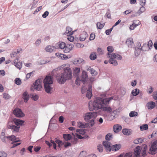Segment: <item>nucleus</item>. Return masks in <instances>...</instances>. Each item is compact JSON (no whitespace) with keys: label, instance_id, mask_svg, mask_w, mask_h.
<instances>
[{"label":"nucleus","instance_id":"f03ea898","mask_svg":"<svg viewBox=\"0 0 157 157\" xmlns=\"http://www.w3.org/2000/svg\"><path fill=\"white\" fill-rule=\"evenodd\" d=\"M63 74L67 80L71 79L72 77V71L71 69L69 67H65L63 68Z\"/></svg>","mask_w":157,"mask_h":157},{"label":"nucleus","instance_id":"c03bdc74","mask_svg":"<svg viewBox=\"0 0 157 157\" xmlns=\"http://www.w3.org/2000/svg\"><path fill=\"white\" fill-rule=\"evenodd\" d=\"M138 113L135 111H132L130 112L129 116L130 117H133L137 116Z\"/></svg>","mask_w":157,"mask_h":157},{"label":"nucleus","instance_id":"2eb2a0df","mask_svg":"<svg viewBox=\"0 0 157 157\" xmlns=\"http://www.w3.org/2000/svg\"><path fill=\"white\" fill-rule=\"evenodd\" d=\"M103 145L106 149L107 151H110L111 150L110 143L108 141H104L103 142Z\"/></svg>","mask_w":157,"mask_h":157},{"label":"nucleus","instance_id":"7c9ffc66","mask_svg":"<svg viewBox=\"0 0 157 157\" xmlns=\"http://www.w3.org/2000/svg\"><path fill=\"white\" fill-rule=\"evenodd\" d=\"M55 49V47L52 46H48L46 48V51L48 52H52Z\"/></svg>","mask_w":157,"mask_h":157},{"label":"nucleus","instance_id":"dca6fc26","mask_svg":"<svg viewBox=\"0 0 157 157\" xmlns=\"http://www.w3.org/2000/svg\"><path fill=\"white\" fill-rule=\"evenodd\" d=\"M126 43L128 47L132 48L134 46L133 39L131 38L127 39L126 41Z\"/></svg>","mask_w":157,"mask_h":157},{"label":"nucleus","instance_id":"423d86ee","mask_svg":"<svg viewBox=\"0 0 157 157\" xmlns=\"http://www.w3.org/2000/svg\"><path fill=\"white\" fill-rule=\"evenodd\" d=\"M42 88V86L40 84V80L37 79L33 83V85L31 88V90L34 91L33 89H34L38 91L40 90Z\"/></svg>","mask_w":157,"mask_h":157},{"label":"nucleus","instance_id":"de8ad7c7","mask_svg":"<svg viewBox=\"0 0 157 157\" xmlns=\"http://www.w3.org/2000/svg\"><path fill=\"white\" fill-rule=\"evenodd\" d=\"M59 48L61 49H63V50L65 47V43L63 42H62L61 43L59 42Z\"/></svg>","mask_w":157,"mask_h":157},{"label":"nucleus","instance_id":"13d9d810","mask_svg":"<svg viewBox=\"0 0 157 157\" xmlns=\"http://www.w3.org/2000/svg\"><path fill=\"white\" fill-rule=\"evenodd\" d=\"M17 53L16 52L13 51L10 54V56L12 58H13L14 57H16L17 55Z\"/></svg>","mask_w":157,"mask_h":157},{"label":"nucleus","instance_id":"f257e3e1","mask_svg":"<svg viewBox=\"0 0 157 157\" xmlns=\"http://www.w3.org/2000/svg\"><path fill=\"white\" fill-rule=\"evenodd\" d=\"M113 99L112 97L102 99L100 98H96L93 102H90L89 103V109L90 111L94 110H97L100 109H103L104 111L111 113L112 109L106 105L109 104L110 101Z\"/></svg>","mask_w":157,"mask_h":157},{"label":"nucleus","instance_id":"09e8293b","mask_svg":"<svg viewBox=\"0 0 157 157\" xmlns=\"http://www.w3.org/2000/svg\"><path fill=\"white\" fill-rule=\"evenodd\" d=\"M110 12V10L109 9H108L107 12L105 15V16H106L107 18L109 19H111V17Z\"/></svg>","mask_w":157,"mask_h":157},{"label":"nucleus","instance_id":"ddd939ff","mask_svg":"<svg viewBox=\"0 0 157 157\" xmlns=\"http://www.w3.org/2000/svg\"><path fill=\"white\" fill-rule=\"evenodd\" d=\"M7 127L9 129H11L13 132H17L19 131L20 126H16L12 124H9L7 125Z\"/></svg>","mask_w":157,"mask_h":157},{"label":"nucleus","instance_id":"bf43d9fd","mask_svg":"<svg viewBox=\"0 0 157 157\" xmlns=\"http://www.w3.org/2000/svg\"><path fill=\"white\" fill-rule=\"evenodd\" d=\"M107 50L110 53V52H112L113 51L114 49L112 46H109L107 47Z\"/></svg>","mask_w":157,"mask_h":157},{"label":"nucleus","instance_id":"f8f14e48","mask_svg":"<svg viewBox=\"0 0 157 157\" xmlns=\"http://www.w3.org/2000/svg\"><path fill=\"white\" fill-rule=\"evenodd\" d=\"M74 47V45L72 44H67L66 45H65L63 51L64 53H67L69 52L73 49Z\"/></svg>","mask_w":157,"mask_h":157},{"label":"nucleus","instance_id":"a211bd4d","mask_svg":"<svg viewBox=\"0 0 157 157\" xmlns=\"http://www.w3.org/2000/svg\"><path fill=\"white\" fill-rule=\"evenodd\" d=\"M56 55L58 58L62 59H66L68 58V57L66 55L59 53H56Z\"/></svg>","mask_w":157,"mask_h":157},{"label":"nucleus","instance_id":"20e7f679","mask_svg":"<svg viewBox=\"0 0 157 157\" xmlns=\"http://www.w3.org/2000/svg\"><path fill=\"white\" fill-rule=\"evenodd\" d=\"M157 152V140L155 141L151 145L148 153L154 155Z\"/></svg>","mask_w":157,"mask_h":157},{"label":"nucleus","instance_id":"473e14b6","mask_svg":"<svg viewBox=\"0 0 157 157\" xmlns=\"http://www.w3.org/2000/svg\"><path fill=\"white\" fill-rule=\"evenodd\" d=\"M83 61L84 60L82 59H75L73 63L75 64H77L78 65L81 64L82 63Z\"/></svg>","mask_w":157,"mask_h":157},{"label":"nucleus","instance_id":"4c0bfd02","mask_svg":"<svg viewBox=\"0 0 157 157\" xmlns=\"http://www.w3.org/2000/svg\"><path fill=\"white\" fill-rule=\"evenodd\" d=\"M140 129L141 131L146 130L148 129V125L145 124L140 127Z\"/></svg>","mask_w":157,"mask_h":157},{"label":"nucleus","instance_id":"a18cd8bd","mask_svg":"<svg viewBox=\"0 0 157 157\" xmlns=\"http://www.w3.org/2000/svg\"><path fill=\"white\" fill-rule=\"evenodd\" d=\"M14 81L15 83L18 85H20L21 83V79L19 78H16Z\"/></svg>","mask_w":157,"mask_h":157},{"label":"nucleus","instance_id":"3c124183","mask_svg":"<svg viewBox=\"0 0 157 157\" xmlns=\"http://www.w3.org/2000/svg\"><path fill=\"white\" fill-rule=\"evenodd\" d=\"M3 98L6 99H8L10 97V96L6 93H4L3 94Z\"/></svg>","mask_w":157,"mask_h":157},{"label":"nucleus","instance_id":"412c9836","mask_svg":"<svg viewBox=\"0 0 157 157\" xmlns=\"http://www.w3.org/2000/svg\"><path fill=\"white\" fill-rule=\"evenodd\" d=\"M72 29L70 27H67L66 29V31L64 34L67 36L71 35L73 34L74 32H72Z\"/></svg>","mask_w":157,"mask_h":157},{"label":"nucleus","instance_id":"8fccbe9b","mask_svg":"<svg viewBox=\"0 0 157 157\" xmlns=\"http://www.w3.org/2000/svg\"><path fill=\"white\" fill-rule=\"evenodd\" d=\"M7 154L3 151H0V157H7Z\"/></svg>","mask_w":157,"mask_h":157},{"label":"nucleus","instance_id":"f704fd0d","mask_svg":"<svg viewBox=\"0 0 157 157\" xmlns=\"http://www.w3.org/2000/svg\"><path fill=\"white\" fill-rule=\"evenodd\" d=\"M80 72V69L79 68L76 67L74 70L73 75H74L77 76L79 74Z\"/></svg>","mask_w":157,"mask_h":157},{"label":"nucleus","instance_id":"7ed1b4c3","mask_svg":"<svg viewBox=\"0 0 157 157\" xmlns=\"http://www.w3.org/2000/svg\"><path fill=\"white\" fill-rule=\"evenodd\" d=\"M97 116V112H90L86 113L84 115V120L87 122L90 119L95 118Z\"/></svg>","mask_w":157,"mask_h":157},{"label":"nucleus","instance_id":"6e6d98bb","mask_svg":"<svg viewBox=\"0 0 157 157\" xmlns=\"http://www.w3.org/2000/svg\"><path fill=\"white\" fill-rule=\"evenodd\" d=\"M147 44V45L148 46V48H149V49L151 48H152L153 45V43L151 40H150L148 42V43Z\"/></svg>","mask_w":157,"mask_h":157},{"label":"nucleus","instance_id":"603ef678","mask_svg":"<svg viewBox=\"0 0 157 157\" xmlns=\"http://www.w3.org/2000/svg\"><path fill=\"white\" fill-rule=\"evenodd\" d=\"M76 132H78L80 134L83 135L85 134V132L84 130L77 129L76 130Z\"/></svg>","mask_w":157,"mask_h":157},{"label":"nucleus","instance_id":"ea45409f","mask_svg":"<svg viewBox=\"0 0 157 157\" xmlns=\"http://www.w3.org/2000/svg\"><path fill=\"white\" fill-rule=\"evenodd\" d=\"M108 56L109 57L110 59L113 58L115 59L117 58V54L116 53H112V54H110L109 52L108 53Z\"/></svg>","mask_w":157,"mask_h":157},{"label":"nucleus","instance_id":"58836bf2","mask_svg":"<svg viewBox=\"0 0 157 157\" xmlns=\"http://www.w3.org/2000/svg\"><path fill=\"white\" fill-rule=\"evenodd\" d=\"M139 93V90L138 89H135L132 92V94L133 96H135L138 95Z\"/></svg>","mask_w":157,"mask_h":157},{"label":"nucleus","instance_id":"39448f33","mask_svg":"<svg viewBox=\"0 0 157 157\" xmlns=\"http://www.w3.org/2000/svg\"><path fill=\"white\" fill-rule=\"evenodd\" d=\"M56 78L58 82L61 84H64L67 80L63 73L61 74H57Z\"/></svg>","mask_w":157,"mask_h":157},{"label":"nucleus","instance_id":"a19ab883","mask_svg":"<svg viewBox=\"0 0 157 157\" xmlns=\"http://www.w3.org/2000/svg\"><path fill=\"white\" fill-rule=\"evenodd\" d=\"M142 50L138 49V48H135V55L136 56H138L140 54Z\"/></svg>","mask_w":157,"mask_h":157},{"label":"nucleus","instance_id":"37998d69","mask_svg":"<svg viewBox=\"0 0 157 157\" xmlns=\"http://www.w3.org/2000/svg\"><path fill=\"white\" fill-rule=\"evenodd\" d=\"M39 0H33V2L32 4L31 9L36 8L37 6V4Z\"/></svg>","mask_w":157,"mask_h":157},{"label":"nucleus","instance_id":"5fc2aeb1","mask_svg":"<svg viewBox=\"0 0 157 157\" xmlns=\"http://www.w3.org/2000/svg\"><path fill=\"white\" fill-rule=\"evenodd\" d=\"M31 97L35 101H36L38 98V96L36 95L32 94Z\"/></svg>","mask_w":157,"mask_h":157},{"label":"nucleus","instance_id":"e2e57ef3","mask_svg":"<svg viewBox=\"0 0 157 157\" xmlns=\"http://www.w3.org/2000/svg\"><path fill=\"white\" fill-rule=\"evenodd\" d=\"M98 150L99 152H101L103 151V147L101 145H99L98 146Z\"/></svg>","mask_w":157,"mask_h":157},{"label":"nucleus","instance_id":"a878e982","mask_svg":"<svg viewBox=\"0 0 157 157\" xmlns=\"http://www.w3.org/2000/svg\"><path fill=\"white\" fill-rule=\"evenodd\" d=\"M147 106L149 109H151L155 107V104L154 102L151 101L147 103Z\"/></svg>","mask_w":157,"mask_h":157},{"label":"nucleus","instance_id":"cd10ccee","mask_svg":"<svg viewBox=\"0 0 157 157\" xmlns=\"http://www.w3.org/2000/svg\"><path fill=\"white\" fill-rule=\"evenodd\" d=\"M79 40L81 41H83L85 40L87 37V34L86 33L83 32L80 35Z\"/></svg>","mask_w":157,"mask_h":157},{"label":"nucleus","instance_id":"393cba45","mask_svg":"<svg viewBox=\"0 0 157 157\" xmlns=\"http://www.w3.org/2000/svg\"><path fill=\"white\" fill-rule=\"evenodd\" d=\"M122 132L125 135L129 136L132 133V130L127 128L123 129L122 130Z\"/></svg>","mask_w":157,"mask_h":157},{"label":"nucleus","instance_id":"1a4fd4ad","mask_svg":"<svg viewBox=\"0 0 157 157\" xmlns=\"http://www.w3.org/2000/svg\"><path fill=\"white\" fill-rule=\"evenodd\" d=\"M88 79V76L87 72L85 71H82V74L81 81L82 82L83 84H85Z\"/></svg>","mask_w":157,"mask_h":157},{"label":"nucleus","instance_id":"774afa93","mask_svg":"<svg viewBox=\"0 0 157 157\" xmlns=\"http://www.w3.org/2000/svg\"><path fill=\"white\" fill-rule=\"evenodd\" d=\"M153 97L155 100H157V91L154 92L153 94Z\"/></svg>","mask_w":157,"mask_h":157},{"label":"nucleus","instance_id":"864d4df0","mask_svg":"<svg viewBox=\"0 0 157 157\" xmlns=\"http://www.w3.org/2000/svg\"><path fill=\"white\" fill-rule=\"evenodd\" d=\"M86 152L85 151H81L78 157H86Z\"/></svg>","mask_w":157,"mask_h":157},{"label":"nucleus","instance_id":"49530a36","mask_svg":"<svg viewBox=\"0 0 157 157\" xmlns=\"http://www.w3.org/2000/svg\"><path fill=\"white\" fill-rule=\"evenodd\" d=\"M112 136L111 133L107 134L105 136V139L107 140H110L112 137Z\"/></svg>","mask_w":157,"mask_h":157},{"label":"nucleus","instance_id":"aec40b11","mask_svg":"<svg viewBox=\"0 0 157 157\" xmlns=\"http://www.w3.org/2000/svg\"><path fill=\"white\" fill-rule=\"evenodd\" d=\"M147 44L146 43L144 44H143V45L142 47L141 46V44L140 42L138 43V45L136 47V48H138V49H140L141 50H142V51H147V49H146L144 48L145 47H147Z\"/></svg>","mask_w":157,"mask_h":157},{"label":"nucleus","instance_id":"f3484780","mask_svg":"<svg viewBox=\"0 0 157 157\" xmlns=\"http://www.w3.org/2000/svg\"><path fill=\"white\" fill-rule=\"evenodd\" d=\"M121 129L122 127L119 124L115 125L113 126V130L115 133L119 132Z\"/></svg>","mask_w":157,"mask_h":157},{"label":"nucleus","instance_id":"c9c22d12","mask_svg":"<svg viewBox=\"0 0 157 157\" xmlns=\"http://www.w3.org/2000/svg\"><path fill=\"white\" fill-rule=\"evenodd\" d=\"M97 55L95 52H93L92 53L90 56V58L91 60H94L97 58Z\"/></svg>","mask_w":157,"mask_h":157},{"label":"nucleus","instance_id":"052dcab7","mask_svg":"<svg viewBox=\"0 0 157 157\" xmlns=\"http://www.w3.org/2000/svg\"><path fill=\"white\" fill-rule=\"evenodd\" d=\"M15 137H16L14 135L9 136L7 137V138L8 139H9V140H10L11 141L14 140H15Z\"/></svg>","mask_w":157,"mask_h":157},{"label":"nucleus","instance_id":"79ce46f5","mask_svg":"<svg viewBox=\"0 0 157 157\" xmlns=\"http://www.w3.org/2000/svg\"><path fill=\"white\" fill-rule=\"evenodd\" d=\"M19 141V140H15L14 142V143L12 142V144H13V146L11 147V148H13L16 146L19 145L21 144V143H16Z\"/></svg>","mask_w":157,"mask_h":157},{"label":"nucleus","instance_id":"c756f323","mask_svg":"<svg viewBox=\"0 0 157 157\" xmlns=\"http://www.w3.org/2000/svg\"><path fill=\"white\" fill-rule=\"evenodd\" d=\"M22 98L24 100V102H26L29 99V97L28 93L26 91L23 94Z\"/></svg>","mask_w":157,"mask_h":157},{"label":"nucleus","instance_id":"4be33fe9","mask_svg":"<svg viewBox=\"0 0 157 157\" xmlns=\"http://www.w3.org/2000/svg\"><path fill=\"white\" fill-rule=\"evenodd\" d=\"M88 123H84L81 122H78V127L80 128H85L88 126Z\"/></svg>","mask_w":157,"mask_h":157},{"label":"nucleus","instance_id":"338daca9","mask_svg":"<svg viewBox=\"0 0 157 157\" xmlns=\"http://www.w3.org/2000/svg\"><path fill=\"white\" fill-rule=\"evenodd\" d=\"M153 89L152 87L150 86V88L148 89V90H147V92L148 93L151 94L153 92Z\"/></svg>","mask_w":157,"mask_h":157},{"label":"nucleus","instance_id":"0eeeda50","mask_svg":"<svg viewBox=\"0 0 157 157\" xmlns=\"http://www.w3.org/2000/svg\"><path fill=\"white\" fill-rule=\"evenodd\" d=\"M13 113L17 117H22L25 115L21 109L19 108L15 109L13 111Z\"/></svg>","mask_w":157,"mask_h":157},{"label":"nucleus","instance_id":"69168bd1","mask_svg":"<svg viewBox=\"0 0 157 157\" xmlns=\"http://www.w3.org/2000/svg\"><path fill=\"white\" fill-rule=\"evenodd\" d=\"M49 14V12L48 11H46L44 13L42 14V16L44 18H45Z\"/></svg>","mask_w":157,"mask_h":157},{"label":"nucleus","instance_id":"0e129e2a","mask_svg":"<svg viewBox=\"0 0 157 157\" xmlns=\"http://www.w3.org/2000/svg\"><path fill=\"white\" fill-rule=\"evenodd\" d=\"M64 118L62 116H60L59 118V122L62 123L63 121Z\"/></svg>","mask_w":157,"mask_h":157},{"label":"nucleus","instance_id":"b1692460","mask_svg":"<svg viewBox=\"0 0 157 157\" xmlns=\"http://www.w3.org/2000/svg\"><path fill=\"white\" fill-rule=\"evenodd\" d=\"M145 10V8L144 7L142 6L141 7H140V9L138 10V12H137L135 14L132 16V17L133 16H137L138 15H140V14L144 12Z\"/></svg>","mask_w":157,"mask_h":157},{"label":"nucleus","instance_id":"e433bc0d","mask_svg":"<svg viewBox=\"0 0 157 157\" xmlns=\"http://www.w3.org/2000/svg\"><path fill=\"white\" fill-rule=\"evenodd\" d=\"M96 25L97 29H101L104 27L105 24L101 23L100 22H98L97 23Z\"/></svg>","mask_w":157,"mask_h":157},{"label":"nucleus","instance_id":"c85d7f7f","mask_svg":"<svg viewBox=\"0 0 157 157\" xmlns=\"http://www.w3.org/2000/svg\"><path fill=\"white\" fill-rule=\"evenodd\" d=\"M121 147L120 144H116L112 146L111 149L113 151H117Z\"/></svg>","mask_w":157,"mask_h":157},{"label":"nucleus","instance_id":"6e6552de","mask_svg":"<svg viewBox=\"0 0 157 157\" xmlns=\"http://www.w3.org/2000/svg\"><path fill=\"white\" fill-rule=\"evenodd\" d=\"M53 78L51 76H47L43 81L44 85H52L53 83Z\"/></svg>","mask_w":157,"mask_h":157},{"label":"nucleus","instance_id":"4d7b16f0","mask_svg":"<svg viewBox=\"0 0 157 157\" xmlns=\"http://www.w3.org/2000/svg\"><path fill=\"white\" fill-rule=\"evenodd\" d=\"M95 35L94 33H92L90 35V40H93L95 38Z\"/></svg>","mask_w":157,"mask_h":157},{"label":"nucleus","instance_id":"9b49d317","mask_svg":"<svg viewBox=\"0 0 157 157\" xmlns=\"http://www.w3.org/2000/svg\"><path fill=\"white\" fill-rule=\"evenodd\" d=\"M141 151V147L138 146L135 148L134 150V154L135 157H139Z\"/></svg>","mask_w":157,"mask_h":157},{"label":"nucleus","instance_id":"2f4dec72","mask_svg":"<svg viewBox=\"0 0 157 157\" xmlns=\"http://www.w3.org/2000/svg\"><path fill=\"white\" fill-rule=\"evenodd\" d=\"M109 62L114 66H116L118 65V63L117 61L113 58L110 59L109 60Z\"/></svg>","mask_w":157,"mask_h":157},{"label":"nucleus","instance_id":"9d476101","mask_svg":"<svg viewBox=\"0 0 157 157\" xmlns=\"http://www.w3.org/2000/svg\"><path fill=\"white\" fill-rule=\"evenodd\" d=\"M45 92L48 94H51L53 91V87L52 85H44Z\"/></svg>","mask_w":157,"mask_h":157},{"label":"nucleus","instance_id":"680f3d73","mask_svg":"<svg viewBox=\"0 0 157 157\" xmlns=\"http://www.w3.org/2000/svg\"><path fill=\"white\" fill-rule=\"evenodd\" d=\"M132 152H128L124 155V157H132Z\"/></svg>","mask_w":157,"mask_h":157},{"label":"nucleus","instance_id":"4468645a","mask_svg":"<svg viewBox=\"0 0 157 157\" xmlns=\"http://www.w3.org/2000/svg\"><path fill=\"white\" fill-rule=\"evenodd\" d=\"M92 84L91 83L88 87V89L87 90V92L86 93V97L89 99L91 98L92 96Z\"/></svg>","mask_w":157,"mask_h":157},{"label":"nucleus","instance_id":"bb28decb","mask_svg":"<svg viewBox=\"0 0 157 157\" xmlns=\"http://www.w3.org/2000/svg\"><path fill=\"white\" fill-rule=\"evenodd\" d=\"M147 149V146L146 145H144L141 147L142 155V156H144L147 155L146 151Z\"/></svg>","mask_w":157,"mask_h":157},{"label":"nucleus","instance_id":"72a5a7b5","mask_svg":"<svg viewBox=\"0 0 157 157\" xmlns=\"http://www.w3.org/2000/svg\"><path fill=\"white\" fill-rule=\"evenodd\" d=\"M63 137L66 141H68L71 139L72 136L70 134H63Z\"/></svg>","mask_w":157,"mask_h":157},{"label":"nucleus","instance_id":"5701e85b","mask_svg":"<svg viewBox=\"0 0 157 157\" xmlns=\"http://www.w3.org/2000/svg\"><path fill=\"white\" fill-rule=\"evenodd\" d=\"M15 66L19 69H21L22 67V63L21 62H18L17 59H16L14 61Z\"/></svg>","mask_w":157,"mask_h":157},{"label":"nucleus","instance_id":"6ab92c4d","mask_svg":"<svg viewBox=\"0 0 157 157\" xmlns=\"http://www.w3.org/2000/svg\"><path fill=\"white\" fill-rule=\"evenodd\" d=\"M13 121L15 124L17 126L20 127V125H22V124L24 122V121L18 119H14L13 120Z\"/></svg>","mask_w":157,"mask_h":157}]
</instances>
